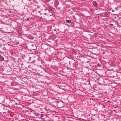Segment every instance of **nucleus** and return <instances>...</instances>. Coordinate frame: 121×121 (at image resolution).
<instances>
[{
  "mask_svg": "<svg viewBox=\"0 0 121 121\" xmlns=\"http://www.w3.org/2000/svg\"><path fill=\"white\" fill-rule=\"evenodd\" d=\"M92 3L94 6L97 7V4L96 2L95 1H94L92 2Z\"/></svg>",
  "mask_w": 121,
  "mask_h": 121,
  "instance_id": "f257e3e1",
  "label": "nucleus"
},
{
  "mask_svg": "<svg viewBox=\"0 0 121 121\" xmlns=\"http://www.w3.org/2000/svg\"><path fill=\"white\" fill-rule=\"evenodd\" d=\"M4 60V58L0 54V60L1 61H3Z\"/></svg>",
  "mask_w": 121,
  "mask_h": 121,
  "instance_id": "f03ea898",
  "label": "nucleus"
},
{
  "mask_svg": "<svg viewBox=\"0 0 121 121\" xmlns=\"http://www.w3.org/2000/svg\"><path fill=\"white\" fill-rule=\"evenodd\" d=\"M66 22L68 23H70L71 22V20H66Z\"/></svg>",
  "mask_w": 121,
  "mask_h": 121,
  "instance_id": "7ed1b4c3",
  "label": "nucleus"
},
{
  "mask_svg": "<svg viewBox=\"0 0 121 121\" xmlns=\"http://www.w3.org/2000/svg\"><path fill=\"white\" fill-rule=\"evenodd\" d=\"M34 114L37 116H39V114L37 113L36 112Z\"/></svg>",
  "mask_w": 121,
  "mask_h": 121,
  "instance_id": "20e7f679",
  "label": "nucleus"
},
{
  "mask_svg": "<svg viewBox=\"0 0 121 121\" xmlns=\"http://www.w3.org/2000/svg\"><path fill=\"white\" fill-rule=\"evenodd\" d=\"M33 113L34 114H35V113L36 112L35 111H34V110H33Z\"/></svg>",
  "mask_w": 121,
  "mask_h": 121,
  "instance_id": "39448f33",
  "label": "nucleus"
},
{
  "mask_svg": "<svg viewBox=\"0 0 121 121\" xmlns=\"http://www.w3.org/2000/svg\"><path fill=\"white\" fill-rule=\"evenodd\" d=\"M31 57H29V60H30L31 59Z\"/></svg>",
  "mask_w": 121,
  "mask_h": 121,
  "instance_id": "423d86ee",
  "label": "nucleus"
},
{
  "mask_svg": "<svg viewBox=\"0 0 121 121\" xmlns=\"http://www.w3.org/2000/svg\"><path fill=\"white\" fill-rule=\"evenodd\" d=\"M33 110L32 109H30V112H33Z\"/></svg>",
  "mask_w": 121,
  "mask_h": 121,
  "instance_id": "0eeeda50",
  "label": "nucleus"
},
{
  "mask_svg": "<svg viewBox=\"0 0 121 121\" xmlns=\"http://www.w3.org/2000/svg\"><path fill=\"white\" fill-rule=\"evenodd\" d=\"M114 10L113 9L112 10V11L113 12H114Z\"/></svg>",
  "mask_w": 121,
  "mask_h": 121,
  "instance_id": "6e6552de",
  "label": "nucleus"
},
{
  "mask_svg": "<svg viewBox=\"0 0 121 121\" xmlns=\"http://www.w3.org/2000/svg\"><path fill=\"white\" fill-rule=\"evenodd\" d=\"M110 25L112 26H113V24H110Z\"/></svg>",
  "mask_w": 121,
  "mask_h": 121,
  "instance_id": "1a4fd4ad",
  "label": "nucleus"
},
{
  "mask_svg": "<svg viewBox=\"0 0 121 121\" xmlns=\"http://www.w3.org/2000/svg\"><path fill=\"white\" fill-rule=\"evenodd\" d=\"M26 19V20H29V18H27V19Z\"/></svg>",
  "mask_w": 121,
  "mask_h": 121,
  "instance_id": "9d476101",
  "label": "nucleus"
},
{
  "mask_svg": "<svg viewBox=\"0 0 121 121\" xmlns=\"http://www.w3.org/2000/svg\"><path fill=\"white\" fill-rule=\"evenodd\" d=\"M38 12L39 13H40L41 12L40 11H38Z\"/></svg>",
  "mask_w": 121,
  "mask_h": 121,
  "instance_id": "9b49d317",
  "label": "nucleus"
},
{
  "mask_svg": "<svg viewBox=\"0 0 121 121\" xmlns=\"http://www.w3.org/2000/svg\"><path fill=\"white\" fill-rule=\"evenodd\" d=\"M22 18H23V19H25V17H22Z\"/></svg>",
  "mask_w": 121,
  "mask_h": 121,
  "instance_id": "f8f14e48",
  "label": "nucleus"
},
{
  "mask_svg": "<svg viewBox=\"0 0 121 121\" xmlns=\"http://www.w3.org/2000/svg\"><path fill=\"white\" fill-rule=\"evenodd\" d=\"M56 30H55V29H54V31H56Z\"/></svg>",
  "mask_w": 121,
  "mask_h": 121,
  "instance_id": "ddd939ff",
  "label": "nucleus"
},
{
  "mask_svg": "<svg viewBox=\"0 0 121 121\" xmlns=\"http://www.w3.org/2000/svg\"><path fill=\"white\" fill-rule=\"evenodd\" d=\"M27 19V18H26V19H25V20H26V21H27V20H26L27 19Z\"/></svg>",
  "mask_w": 121,
  "mask_h": 121,
  "instance_id": "4468645a",
  "label": "nucleus"
},
{
  "mask_svg": "<svg viewBox=\"0 0 121 121\" xmlns=\"http://www.w3.org/2000/svg\"><path fill=\"white\" fill-rule=\"evenodd\" d=\"M97 65H99V64H97Z\"/></svg>",
  "mask_w": 121,
  "mask_h": 121,
  "instance_id": "2eb2a0df",
  "label": "nucleus"
},
{
  "mask_svg": "<svg viewBox=\"0 0 121 121\" xmlns=\"http://www.w3.org/2000/svg\"><path fill=\"white\" fill-rule=\"evenodd\" d=\"M103 115V114H101V115Z\"/></svg>",
  "mask_w": 121,
  "mask_h": 121,
  "instance_id": "dca6fc26",
  "label": "nucleus"
}]
</instances>
